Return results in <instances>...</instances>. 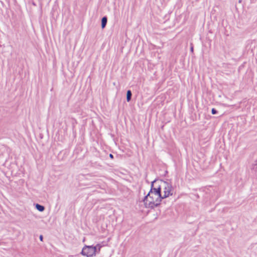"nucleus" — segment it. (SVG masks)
<instances>
[{
	"label": "nucleus",
	"mask_w": 257,
	"mask_h": 257,
	"mask_svg": "<svg viewBox=\"0 0 257 257\" xmlns=\"http://www.w3.org/2000/svg\"><path fill=\"white\" fill-rule=\"evenodd\" d=\"M152 187L156 188L160 192L162 199L174 195L175 189L171 182L163 180H154L152 182Z\"/></svg>",
	"instance_id": "nucleus-1"
},
{
	"label": "nucleus",
	"mask_w": 257,
	"mask_h": 257,
	"mask_svg": "<svg viewBox=\"0 0 257 257\" xmlns=\"http://www.w3.org/2000/svg\"><path fill=\"white\" fill-rule=\"evenodd\" d=\"M162 199L160 192H158L156 188L152 187L148 194L144 198L142 203L146 208H154L158 206Z\"/></svg>",
	"instance_id": "nucleus-2"
},
{
	"label": "nucleus",
	"mask_w": 257,
	"mask_h": 257,
	"mask_svg": "<svg viewBox=\"0 0 257 257\" xmlns=\"http://www.w3.org/2000/svg\"><path fill=\"white\" fill-rule=\"evenodd\" d=\"M96 252V247L92 245H85L82 248L81 254L87 257H92L95 255Z\"/></svg>",
	"instance_id": "nucleus-3"
},
{
	"label": "nucleus",
	"mask_w": 257,
	"mask_h": 257,
	"mask_svg": "<svg viewBox=\"0 0 257 257\" xmlns=\"http://www.w3.org/2000/svg\"><path fill=\"white\" fill-rule=\"evenodd\" d=\"M36 208L38 210L41 212L43 211L45 209V207L43 206L40 205L39 204H37L36 205Z\"/></svg>",
	"instance_id": "nucleus-4"
},
{
	"label": "nucleus",
	"mask_w": 257,
	"mask_h": 257,
	"mask_svg": "<svg viewBox=\"0 0 257 257\" xmlns=\"http://www.w3.org/2000/svg\"><path fill=\"white\" fill-rule=\"evenodd\" d=\"M107 23V18L106 17L102 18L101 20V27L102 28H104Z\"/></svg>",
	"instance_id": "nucleus-5"
},
{
	"label": "nucleus",
	"mask_w": 257,
	"mask_h": 257,
	"mask_svg": "<svg viewBox=\"0 0 257 257\" xmlns=\"http://www.w3.org/2000/svg\"><path fill=\"white\" fill-rule=\"evenodd\" d=\"M132 92L131 90H127L126 93V100L127 102H129L131 99L132 97Z\"/></svg>",
	"instance_id": "nucleus-6"
},
{
	"label": "nucleus",
	"mask_w": 257,
	"mask_h": 257,
	"mask_svg": "<svg viewBox=\"0 0 257 257\" xmlns=\"http://www.w3.org/2000/svg\"><path fill=\"white\" fill-rule=\"evenodd\" d=\"M211 112L213 114H215L217 113V111L215 108H212L211 110Z\"/></svg>",
	"instance_id": "nucleus-7"
},
{
	"label": "nucleus",
	"mask_w": 257,
	"mask_h": 257,
	"mask_svg": "<svg viewBox=\"0 0 257 257\" xmlns=\"http://www.w3.org/2000/svg\"><path fill=\"white\" fill-rule=\"evenodd\" d=\"M94 247H96V249L98 248V250H99L100 248H101V246L100 244H98L96 246H95Z\"/></svg>",
	"instance_id": "nucleus-8"
},
{
	"label": "nucleus",
	"mask_w": 257,
	"mask_h": 257,
	"mask_svg": "<svg viewBox=\"0 0 257 257\" xmlns=\"http://www.w3.org/2000/svg\"><path fill=\"white\" fill-rule=\"evenodd\" d=\"M40 239L42 241L43 240V236L42 235H41L40 236Z\"/></svg>",
	"instance_id": "nucleus-9"
},
{
	"label": "nucleus",
	"mask_w": 257,
	"mask_h": 257,
	"mask_svg": "<svg viewBox=\"0 0 257 257\" xmlns=\"http://www.w3.org/2000/svg\"><path fill=\"white\" fill-rule=\"evenodd\" d=\"M109 157H110V158H113V155H112V154H110V155H109Z\"/></svg>",
	"instance_id": "nucleus-10"
},
{
	"label": "nucleus",
	"mask_w": 257,
	"mask_h": 257,
	"mask_svg": "<svg viewBox=\"0 0 257 257\" xmlns=\"http://www.w3.org/2000/svg\"><path fill=\"white\" fill-rule=\"evenodd\" d=\"M191 51H193V47H192V48H191Z\"/></svg>",
	"instance_id": "nucleus-11"
}]
</instances>
